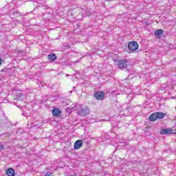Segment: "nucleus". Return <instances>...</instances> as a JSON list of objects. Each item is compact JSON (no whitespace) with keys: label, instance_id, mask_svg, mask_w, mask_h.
Instances as JSON below:
<instances>
[{"label":"nucleus","instance_id":"f257e3e1","mask_svg":"<svg viewBox=\"0 0 176 176\" xmlns=\"http://www.w3.org/2000/svg\"><path fill=\"white\" fill-rule=\"evenodd\" d=\"M67 109H74V111H78L77 113L80 116H86V115H89V113H90V108H89V107L85 106L84 107H82V105L80 104H77L73 108H67Z\"/></svg>","mask_w":176,"mask_h":176},{"label":"nucleus","instance_id":"f03ea898","mask_svg":"<svg viewBox=\"0 0 176 176\" xmlns=\"http://www.w3.org/2000/svg\"><path fill=\"white\" fill-rule=\"evenodd\" d=\"M115 63L119 69H122L123 71L129 68L130 62L127 59H120V60H115Z\"/></svg>","mask_w":176,"mask_h":176},{"label":"nucleus","instance_id":"7ed1b4c3","mask_svg":"<svg viewBox=\"0 0 176 176\" xmlns=\"http://www.w3.org/2000/svg\"><path fill=\"white\" fill-rule=\"evenodd\" d=\"M164 116H166V114L163 112L153 113L150 115L148 120H150V122H155V120H157V119H163Z\"/></svg>","mask_w":176,"mask_h":176},{"label":"nucleus","instance_id":"20e7f679","mask_svg":"<svg viewBox=\"0 0 176 176\" xmlns=\"http://www.w3.org/2000/svg\"><path fill=\"white\" fill-rule=\"evenodd\" d=\"M160 134H162L163 135H167V134H176V129L174 128L162 129L160 130Z\"/></svg>","mask_w":176,"mask_h":176},{"label":"nucleus","instance_id":"39448f33","mask_svg":"<svg viewBox=\"0 0 176 176\" xmlns=\"http://www.w3.org/2000/svg\"><path fill=\"white\" fill-rule=\"evenodd\" d=\"M128 49L131 52H135L138 49V43L137 41H131L128 45Z\"/></svg>","mask_w":176,"mask_h":176},{"label":"nucleus","instance_id":"423d86ee","mask_svg":"<svg viewBox=\"0 0 176 176\" xmlns=\"http://www.w3.org/2000/svg\"><path fill=\"white\" fill-rule=\"evenodd\" d=\"M94 96L97 100H104V97H105V94L104 93V91H98V92H96Z\"/></svg>","mask_w":176,"mask_h":176},{"label":"nucleus","instance_id":"0eeeda50","mask_svg":"<svg viewBox=\"0 0 176 176\" xmlns=\"http://www.w3.org/2000/svg\"><path fill=\"white\" fill-rule=\"evenodd\" d=\"M82 145H83V140H78L75 142L74 148V149H80Z\"/></svg>","mask_w":176,"mask_h":176},{"label":"nucleus","instance_id":"6e6552de","mask_svg":"<svg viewBox=\"0 0 176 176\" xmlns=\"http://www.w3.org/2000/svg\"><path fill=\"white\" fill-rule=\"evenodd\" d=\"M53 116H61V110L58 108H54L52 111Z\"/></svg>","mask_w":176,"mask_h":176},{"label":"nucleus","instance_id":"1a4fd4ad","mask_svg":"<svg viewBox=\"0 0 176 176\" xmlns=\"http://www.w3.org/2000/svg\"><path fill=\"white\" fill-rule=\"evenodd\" d=\"M163 34H164V31L162 29L157 30L155 32V37L157 39H160L163 36Z\"/></svg>","mask_w":176,"mask_h":176},{"label":"nucleus","instance_id":"9d476101","mask_svg":"<svg viewBox=\"0 0 176 176\" xmlns=\"http://www.w3.org/2000/svg\"><path fill=\"white\" fill-rule=\"evenodd\" d=\"M6 175L8 176H14V169L9 168L6 170Z\"/></svg>","mask_w":176,"mask_h":176},{"label":"nucleus","instance_id":"9b49d317","mask_svg":"<svg viewBox=\"0 0 176 176\" xmlns=\"http://www.w3.org/2000/svg\"><path fill=\"white\" fill-rule=\"evenodd\" d=\"M48 59L50 61H56L57 60V56H56V54H50L48 55Z\"/></svg>","mask_w":176,"mask_h":176},{"label":"nucleus","instance_id":"f8f14e48","mask_svg":"<svg viewBox=\"0 0 176 176\" xmlns=\"http://www.w3.org/2000/svg\"><path fill=\"white\" fill-rule=\"evenodd\" d=\"M5 149V147L3 146V145L0 144V152L1 151H3Z\"/></svg>","mask_w":176,"mask_h":176},{"label":"nucleus","instance_id":"ddd939ff","mask_svg":"<svg viewBox=\"0 0 176 176\" xmlns=\"http://www.w3.org/2000/svg\"><path fill=\"white\" fill-rule=\"evenodd\" d=\"M2 64V59L0 58V65Z\"/></svg>","mask_w":176,"mask_h":176},{"label":"nucleus","instance_id":"4468645a","mask_svg":"<svg viewBox=\"0 0 176 176\" xmlns=\"http://www.w3.org/2000/svg\"><path fill=\"white\" fill-rule=\"evenodd\" d=\"M21 97H24V96L23 95H21Z\"/></svg>","mask_w":176,"mask_h":176}]
</instances>
